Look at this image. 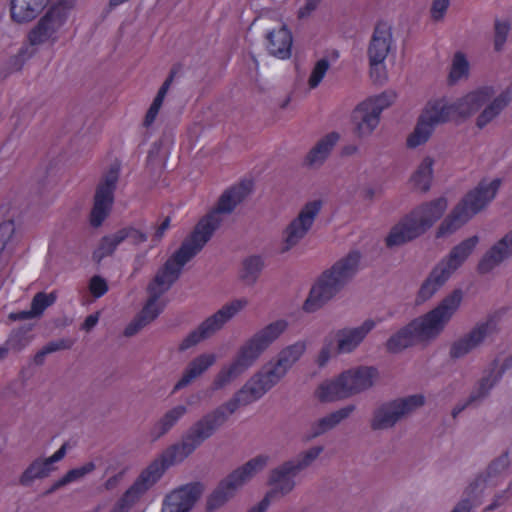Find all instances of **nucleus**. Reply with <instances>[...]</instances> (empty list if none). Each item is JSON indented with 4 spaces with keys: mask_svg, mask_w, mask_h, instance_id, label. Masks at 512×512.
<instances>
[{
    "mask_svg": "<svg viewBox=\"0 0 512 512\" xmlns=\"http://www.w3.org/2000/svg\"><path fill=\"white\" fill-rule=\"evenodd\" d=\"M512 257V230L494 243L479 260L476 270L480 275L490 273L494 268Z\"/></svg>",
    "mask_w": 512,
    "mask_h": 512,
    "instance_id": "25",
    "label": "nucleus"
},
{
    "mask_svg": "<svg viewBox=\"0 0 512 512\" xmlns=\"http://www.w3.org/2000/svg\"><path fill=\"white\" fill-rule=\"evenodd\" d=\"M119 238L121 242L129 239L132 244L139 245L147 241L148 236L145 232L140 231L132 226H127L118 230Z\"/></svg>",
    "mask_w": 512,
    "mask_h": 512,
    "instance_id": "48",
    "label": "nucleus"
},
{
    "mask_svg": "<svg viewBox=\"0 0 512 512\" xmlns=\"http://www.w3.org/2000/svg\"><path fill=\"white\" fill-rule=\"evenodd\" d=\"M268 461L267 455H257L221 479L207 496L205 511L214 512L222 508L246 482L267 466Z\"/></svg>",
    "mask_w": 512,
    "mask_h": 512,
    "instance_id": "12",
    "label": "nucleus"
},
{
    "mask_svg": "<svg viewBox=\"0 0 512 512\" xmlns=\"http://www.w3.org/2000/svg\"><path fill=\"white\" fill-rule=\"evenodd\" d=\"M361 255L351 251L324 270L312 285L303 310L313 313L333 299L353 279L359 268Z\"/></svg>",
    "mask_w": 512,
    "mask_h": 512,
    "instance_id": "5",
    "label": "nucleus"
},
{
    "mask_svg": "<svg viewBox=\"0 0 512 512\" xmlns=\"http://www.w3.org/2000/svg\"><path fill=\"white\" fill-rule=\"evenodd\" d=\"M500 185L501 179L499 178H495L489 183L485 180L480 181L444 218L436 231V238L450 235L465 225L495 198Z\"/></svg>",
    "mask_w": 512,
    "mask_h": 512,
    "instance_id": "9",
    "label": "nucleus"
},
{
    "mask_svg": "<svg viewBox=\"0 0 512 512\" xmlns=\"http://www.w3.org/2000/svg\"><path fill=\"white\" fill-rule=\"evenodd\" d=\"M25 61V51L22 49L18 54L9 58L6 63L3 77H6L10 73L20 71L23 68Z\"/></svg>",
    "mask_w": 512,
    "mask_h": 512,
    "instance_id": "51",
    "label": "nucleus"
},
{
    "mask_svg": "<svg viewBox=\"0 0 512 512\" xmlns=\"http://www.w3.org/2000/svg\"><path fill=\"white\" fill-rule=\"evenodd\" d=\"M510 22L507 20L495 19L494 21V50L500 52L507 41L510 31Z\"/></svg>",
    "mask_w": 512,
    "mask_h": 512,
    "instance_id": "44",
    "label": "nucleus"
},
{
    "mask_svg": "<svg viewBox=\"0 0 512 512\" xmlns=\"http://www.w3.org/2000/svg\"><path fill=\"white\" fill-rule=\"evenodd\" d=\"M265 268V260L263 256L253 254L242 259L238 271V279L248 287L256 284Z\"/></svg>",
    "mask_w": 512,
    "mask_h": 512,
    "instance_id": "34",
    "label": "nucleus"
},
{
    "mask_svg": "<svg viewBox=\"0 0 512 512\" xmlns=\"http://www.w3.org/2000/svg\"><path fill=\"white\" fill-rule=\"evenodd\" d=\"M240 392L236 391L231 399L205 413L181 435L180 441L168 446L155 460L163 465L166 471L169 467L182 463L191 456L205 441L210 439L228 421L240 406L249 402Z\"/></svg>",
    "mask_w": 512,
    "mask_h": 512,
    "instance_id": "1",
    "label": "nucleus"
},
{
    "mask_svg": "<svg viewBox=\"0 0 512 512\" xmlns=\"http://www.w3.org/2000/svg\"><path fill=\"white\" fill-rule=\"evenodd\" d=\"M339 138V133L334 131L321 138L306 155L305 165L314 166L316 164H322L330 154L332 148L335 146Z\"/></svg>",
    "mask_w": 512,
    "mask_h": 512,
    "instance_id": "37",
    "label": "nucleus"
},
{
    "mask_svg": "<svg viewBox=\"0 0 512 512\" xmlns=\"http://www.w3.org/2000/svg\"><path fill=\"white\" fill-rule=\"evenodd\" d=\"M306 342L298 341L283 348L275 360H270L256 371L238 390L249 404L261 399L275 387L306 351Z\"/></svg>",
    "mask_w": 512,
    "mask_h": 512,
    "instance_id": "6",
    "label": "nucleus"
},
{
    "mask_svg": "<svg viewBox=\"0 0 512 512\" xmlns=\"http://www.w3.org/2000/svg\"><path fill=\"white\" fill-rule=\"evenodd\" d=\"M204 490V484L199 481L187 483L172 490L165 496L161 512H190Z\"/></svg>",
    "mask_w": 512,
    "mask_h": 512,
    "instance_id": "21",
    "label": "nucleus"
},
{
    "mask_svg": "<svg viewBox=\"0 0 512 512\" xmlns=\"http://www.w3.org/2000/svg\"><path fill=\"white\" fill-rule=\"evenodd\" d=\"M425 404L421 394L409 395L382 402L374 408L369 426L372 431L392 429Z\"/></svg>",
    "mask_w": 512,
    "mask_h": 512,
    "instance_id": "14",
    "label": "nucleus"
},
{
    "mask_svg": "<svg viewBox=\"0 0 512 512\" xmlns=\"http://www.w3.org/2000/svg\"><path fill=\"white\" fill-rule=\"evenodd\" d=\"M488 394H489V392L486 389H484L483 387L479 386L476 383V385L470 392L467 399H468L469 403H471L473 405V404H476V403L480 402L481 400H483L485 397L488 396Z\"/></svg>",
    "mask_w": 512,
    "mask_h": 512,
    "instance_id": "57",
    "label": "nucleus"
},
{
    "mask_svg": "<svg viewBox=\"0 0 512 512\" xmlns=\"http://www.w3.org/2000/svg\"><path fill=\"white\" fill-rule=\"evenodd\" d=\"M378 378L379 371L374 366L351 368L334 380L319 385L317 397L323 403L347 399L371 389Z\"/></svg>",
    "mask_w": 512,
    "mask_h": 512,
    "instance_id": "10",
    "label": "nucleus"
},
{
    "mask_svg": "<svg viewBox=\"0 0 512 512\" xmlns=\"http://www.w3.org/2000/svg\"><path fill=\"white\" fill-rule=\"evenodd\" d=\"M509 97L507 92L501 93L499 96L493 99L485 109L478 115L476 119V126L479 129L484 128L490 123L500 112L507 106Z\"/></svg>",
    "mask_w": 512,
    "mask_h": 512,
    "instance_id": "40",
    "label": "nucleus"
},
{
    "mask_svg": "<svg viewBox=\"0 0 512 512\" xmlns=\"http://www.w3.org/2000/svg\"><path fill=\"white\" fill-rule=\"evenodd\" d=\"M494 95L492 87L478 88L453 103H448L444 98L434 100L438 109H442L447 122L466 120L476 113L482 106L488 103Z\"/></svg>",
    "mask_w": 512,
    "mask_h": 512,
    "instance_id": "18",
    "label": "nucleus"
},
{
    "mask_svg": "<svg viewBox=\"0 0 512 512\" xmlns=\"http://www.w3.org/2000/svg\"><path fill=\"white\" fill-rule=\"evenodd\" d=\"M478 243L479 237L477 235L463 240L454 246L448 256L441 260L438 265L451 276L472 254Z\"/></svg>",
    "mask_w": 512,
    "mask_h": 512,
    "instance_id": "30",
    "label": "nucleus"
},
{
    "mask_svg": "<svg viewBox=\"0 0 512 512\" xmlns=\"http://www.w3.org/2000/svg\"><path fill=\"white\" fill-rule=\"evenodd\" d=\"M98 320H99V312L88 315L86 317V319L84 320V322L82 323L81 329L89 332L96 326V324L98 323Z\"/></svg>",
    "mask_w": 512,
    "mask_h": 512,
    "instance_id": "62",
    "label": "nucleus"
},
{
    "mask_svg": "<svg viewBox=\"0 0 512 512\" xmlns=\"http://www.w3.org/2000/svg\"><path fill=\"white\" fill-rule=\"evenodd\" d=\"M444 114L442 109L439 111L434 101L428 102L418 118L413 132L407 138V147L416 148L426 143L432 135L434 127L447 122V117Z\"/></svg>",
    "mask_w": 512,
    "mask_h": 512,
    "instance_id": "22",
    "label": "nucleus"
},
{
    "mask_svg": "<svg viewBox=\"0 0 512 512\" xmlns=\"http://www.w3.org/2000/svg\"><path fill=\"white\" fill-rule=\"evenodd\" d=\"M73 7L74 0H57L53 3L29 31L27 36L29 44L38 46L46 42L55 43L58 40L57 33L65 24L68 13Z\"/></svg>",
    "mask_w": 512,
    "mask_h": 512,
    "instance_id": "15",
    "label": "nucleus"
},
{
    "mask_svg": "<svg viewBox=\"0 0 512 512\" xmlns=\"http://www.w3.org/2000/svg\"><path fill=\"white\" fill-rule=\"evenodd\" d=\"M353 133L360 139L370 136L380 122L377 112L365 104L360 103L352 112Z\"/></svg>",
    "mask_w": 512,
    "mask_h": 512,
    "instance_id": "31",
    "label": "nucleus"
},
{
    "mask_svg": "<svg viewBox=\"0 0 512 512\" xmlns=\"http://www.w3.org/2000/svg\"><path fill=\"white\" fill-rule=\"evenodd\" d=\"M89 290L95 298H100L108 291V284L103 277L95 275L90 279Z\"/></svg>",
    "mask_w": 512,
    "mask_h": 512,
    "instance_id": "53",
    "label": "nucleus"
},
{
    "mask_svg": "<svg viewBox=\"0 0 512 512\" xmlns=\"http://www.w3.org/2000/svg\"><path fill=\"white\" fill-rule=\"evenodd\" d=\"M187 413V407L177 405L166 411L153 425L150 436L153 441L159 440L166 435L177 422Z\"/></svg>",
    "mask_w": 512,
    "mask_h": 512,
    "instance_id": "36",
    "label": "nucleus"
},
{
    "mask_svg": "<svg viewBox=\"0 0 512 512\" xmlns=\"http://www.w3.org/2000/svg\"><path fill=\"white\" fill-rule=\"evenodd\" d=\"M56 300V296L54 293L47 294L45 292H38L35 294L31 301V311L34 316L40 317L42 316L44 310L51 306Z\"/></svg>",
    "mask_w": 512,
    "mask_h": 512,
    "instance_id": "43",
    "label": "nucleus"
},
{
    "mask_svg": "<svg viewBox=\"0 0 512 512\" xmlns=\"http://www.w3.org/2000/svg\"><path fill=\"white\" fill-rule=\"evenodd\" d=\"M392 45V27L386 21H378L368 45L370 75L374 77L379 65L384 62Z\"/></svg>",
    "mask_w": 512,
    "mask_h": 512,
    "instance_id": "23",
    "label": "nucleus"
},
{
    "mask_svg": "<svg viewBox=\"0 0 512 512\" xmlns=\"http://www.w3.org/2000/svg\"><path fill=\"white\" fill-rule=\"evenodd\" d=\"M497 332L498 324L494 316H489L485 321L478 322L468 333L451 343L449 348L450 359L455 361L465 357L479 347L488 336Z\"/></svg>",
    "mask_w": 512,
    "mask_h": 512,
    "instance_id": "20",
    "label": "nucleus"
},
{
    "mask_svg": "<svg viewBox=\"0 0 512 512\" xmlns=\"http://www.w3.org/2000/svg\"><path fill=\"white\" fill-rule=\"evenodd\" d=\"M449 278L450 276L437 264L421 284L417 293L416 303L421 304L429 300Z\"/></svg>",
    "mask_w": 512,
    "mask_h": 512,
    "instance_id": "35",
    "label": "nucleus"
},
{
    "mask_svg": "<svg viewBox=\"0 0 512 512\" xmlns=\"http://www.w3.org/2000/svg\"><path fill=\"white\" fill-rule=\"evenodd\" d=\"M265 38L266 48L271 56L282 60L291 57L293 37L286 24H282L278 29L268 30Z\"/></svg>",
    "mask_w": 512,
    "mask_h": 512,
    "instance_id": "29",
    "label": "nucleus"
},
{
    "mask_svg": "<svg viewBox=\"0 0 512 512\" xmlns=\"http://www.w3.org/2000/svg\"><path fill=\"white\" fill-rule=\"evenodd\" d=\"M448 202L445 197L423 202L404 215L385 238L388 248L399 247L424 235L442 218Z\"/></svg>",
    "mask_w": 512,
    "mask_h": 512,
    "instance_id": "7",
    "label": "nucleus"
},
{
    "mask_svg": "<svg viewBox=\"0 0 512 512\" xmlns=\"http://www.w3.org/2000/svg\"><path fill=\"white\" fill-rule=\"evenodd\" d=\"M509 465V452L505 451L488 465L487 474L490 477L496 476L506 470Z\"/></svg>",
    "mask_w": 512,
    "mask_h": 512,
    "instance_id": "49",
    "label": "nucleus"
},
{
    "mask_svg": "<svg viewBox=\"0 0 512 512\" xmlns=\"http://www.w3.org/2000/svg\"><path fill=\"white\" fill-rule=\"evenodd\" d=\"M148 294L149 297L143 308L124 329L123 335L125 337L136 335L161 314L163 308L158 304L160 297L153 293Z\"/></svg>",
    "mask_w": 512,
    "mask_h": 512,
    "instance_id": "28",
    "label": "nucleus"
},
{
    "mask_svg": "<svg viewBox=\"0 0 512 512\" xmlns=\"http://www.w3.org/2000/svg\"><path fill=\"white\" fill-rule=\"evenodd\" d=\"M50 0H11L10 16L13 22L24 24L34 20Z\"/></svg>",
    "mask_w": 512,
    "mask_h": 512,
    "instance_id": "32",
    "label": "nucleus"
},
{
    "mask_svg": "<svg viewBox=\"0 0 512 512\" xmlns=\"http://www.w3.org/2000/svg\"><path fill=\"white\" fill-rule=\"evenodd\" d=\"M472 504L469 499L459 501L451 512H471Z\"/></svg>",
    "mask_w": 512,
    "mask_h": 512,
    "instance_id": "64",
    "label": "nucleus"
},
{
    "mask_svg": "<svg viewBox=\"0 0 512 512\" xmlns=\"http://www.w3.org/2000/svg\"><path fill=\"white\" fill-rule=\"evenodd\" d=\"M321 0H306V3L298 11V18L303 19L308 17L313 11L317 9Z\"/></svg>",
    "mask_w": 512,
    "mask_h": 512,
    "instance_id": "60",
    "label": "nucleus"
},
{
    "mask_svg": "<svg viewBox=\"0 0 512 512\" xmlns=\"http://www.w3.org/2000/svg\"><path fill=\"white\" fill-rule=\"evenodd\" d=\"M329 67L330 63L327 58H322L316 62L308 79L310 88H316L320 84Z\"/></svg>",
    "mask_w": 512,
    "mask_h": 512,
    "instance_id": "47",
    "label": "nucleus"
},
{
    "mask_svg": "<svg viewBox=\"0 0 512 512\" xmlns=\"http://www.w3.org/2000/svg\"><path fill=\"white\" fill-rule=\"evenodd\" d=\"M165 472L163 465L154 459L142 470L134 483L119 500L131 509L139 501L140 497L161 479Z\"/></svg>",
    "mask_w": 512,
    "mask_h": 512,
    "instance_id": "24",
    "label": "nucleus"
},
{
    "mask_svg": "<svg viewBox=\"0 0 512 512\" xmlns=\"http://www.w3.org/2000/svg\"><path fill=\"white\" fill-rule=\"evenodd\" d=\"M169 141H170L169 136H167L164 133L163 136L152 145L151 149L148 152V156H147L148 164H153L156 161V159L159 157V155L161 153L162 147L165 145V143H168Z\"/></svg>",
    "mask_w": 512,
    "mask_h": 512,
    "instance_id": "56",
    "label": "nucleus"
},
{
    "mask_svg": "<svg viewBox=\"0 0 512 512\" xmlns=\"http://www.w3.org/2000/svg\"><path fill=\"white\" fill-rule=\"evenodd\" d=\"M68 447L69 444L65 442L52 456L44 458L53 471L56 469L53 464L65 457Z\"/></svg>",
    "mask_w": 512,
    "mask_h": 512,
    "instance_id": "59",
    "label": "nucleus"
},
{
    "mask_svg": "<svg viewBox=\"0 0 512 512\" xmlns=\"http://www.w3.org/2000/svg\"><path fill=\"white\" fill-rule=\"evenodd\" d=\"M53 470L47 464L44 458H35L19 476V485L30 487L35 480H42L50 476Z\"/></svg>",
    "mask_w": 512,
    "mask_h": 512,
    "instance_id": "38",
    "label": "nucleus"
},
{
    "mask_svg": "<svg viewBox=\"0 0 512 512\" xmlns=\"http://www.w3.org/2000/svg\"><path fill=\"white\" fill-rule=\"evenodd\" d=\"M33 327V324H25L12 330L6 341L8 348H11V350L15 352H19L25 348L33 338L31 334Z\"/></svg>",
    "mask_w": 512,
    "mask_h": 512,
    "instance_id": "41",
    "label": "nucleus"
},
{
    "mask_svg": "<svg viewBox=\"0 0 512 512\" xmlns=\"http://www.w3.org/2000/svg\"><path fill=\"white\" fill-rule=\"evenodd\" d=\"M247 303L248 301L246 299H236L222 306L221 309L205 319L181 341L178 346V351L184 352L201 341L210 338L217 331L222 329L230 319L247 305Z\"/></svg>",
    "mask_w": 512,
    "mask_h": 512,
    "instance_id": "16",
    "label": "nucleus"
},
{
    "mask_svg": "<svg viewBox=\"0 0 512 512\" xmlns=\"http://www.w3.org/2000/svg\"><path fill=\"white\" fill-rule=\"evenodd\" d=\"M215 362L216 355L212 353H203L195 357L187 365L182 377L175 384L173 391H178L188 386L195 378L201 376L212 365H214Z\"/></svg>",
    "mask_w": 512,
    "mask_h": 512,
    "instance_id": "33",
    "label": "nucleus"
},
{
    "mask_svg": "<svg viewBox=\"0 0 512 512\" xmlns=\"http://www.w3.org/2000/svg\"><path fill=\"white\" fill-rule=\"evenodd\" d=\"M450 0H433L432 6L430 9L431 18L433 21L438 22L441 21L445 13L449 7Z\"/></svg>",
    "mask_w": 512,
    "mask_h": 512,
    "instance_id": "54",
    "label": "nucleus"
},
{
    "mask_svg": "<svg viewBox=\"0 0 512 512\" xmlns=\"http://www.w3.org/2000/svg\"><path fill=\"white\" fill-rule=\"evenodd\" d=\"M376 322L366 319L359 327L343 328L336 332L338 353L354 351L374 329Z\"/></svg>",
    "mask_w": 512,
    "mask_h": 512,
    "instance_id": "26",
    "label": "nucleus"
},
{
    "mask_svg": "<svg viewBox=\"0 0 512 512\" xmlns=\"http://www.w3.org/2000/svg\"><path fill=\"white\" fill-rule=\"evenodd\" d=\"M252 191V182L241 181L238 185L225 190L219 197L216 206L200 218L190 235L205 246L221 226V214H231Z\"/></svg>",
    "mask_w": 512,
    "mask_h": 512,
    "instance_id": "11",
    "label": "nucleus"
},
{
    "mask_svg": "<svg viewBox=\"0 0 512 512\" xmlns=\"http://www.w3.org/2000/svg\"><path fill=\"white\" fill-rule=\"evenodd\" d=\"M240 392L236 391L231 399L205 413L181 435L180 441L168 446L155 460L163 465L166 471L169 467L182 463L191 456L205 441L210 439L228 421L240 406L249 402Z\"/></svg>",
    "mask_w": 512,
    "mask_h": 512,
    "instance_id": "2",
    "label": "nucleus"
},
{
    "mask_svg": "<svg viewBox=\"0 0 512 512\" xmlns=\"http://www.w3.org/2000/svg\"><path fill=\"white\" fill-rule=\"evenodd\" d=\"M203 248L204 246L191 235L186 237L180 247L157 270L154 278L147 286V293H153L161 297L170 290L173 284L180 278L184 265Z\"/></svg>",
    "mask_w": 512,
    "mask_h": 512,
    "instance_id": "13",
    "label": "nucleus"
},
{
    "mask_svg": "<svg viewBox=\"0 0 512 512\" xmlns=\"http://www.w3.org/2000/svg\"><path fill=\"white\" fill-rule=\"evenodd\" d=\"M433 164V158L430 156L425 157L410 178L414 188L423 193L430 190L433 179Z\"/></svg>",
    "mask_w": 512,
    "mask_h": 512,
    "instance_id": "39",
    "label": "nucleus"
},
{
    "mask_svg": "<svg viewBox=\"0 0 512 512\" xmlns=\"http://www.w3.org/2000/svg\"><path fill=\"white\" fill-rule=\"evenodd\" d=\"M492 365L493 368H491L489 371H486L485 374L477 381V384L486 389L488 392L493 388L498 379L501 377V373H498L494 376L495 368L497 367V361L494 360Z\"/></svg>",
    "mask_w": 512,
    "mask_h": 512,
    "instance_id": "52",
    "label": "nucleus"
},
{
    "mask_svg": "<svg viewBox=\"0 0 512 512\" xmlns=\"http://www.w3.org/2000/svg\"><path fill=\"white\" fill-rule=\"evenodd\" d=\"M118 231L114 234L103 236L98 244V247L92 253V259L99 264L103 258L112 256L117 246L121 244Z\"/></svg>",
    "mask_w": 512,
    "mask_h": 512,
    "instance_id": "42",
    "label": "nucleus"
},
{
    "mask_svg": "<svg viewBox=\"0 0 512 512\" xmlns=\"http://www.w3.org/2000/svg\"><path fill=\"white\" fill-rule=\"evenodd\" d=\"M95 469H96L95 463L93 461H89L81 467L73 468V469L67 471V473L64 475V478L67 481V483L69 484L73 481H77V480L83 478L87 474L93 472Z\"/></svg>",
    "mask_w": 512,
    "mask_h": 512,
    "instance_id": "50",
    "label": "nucleus"
},
{
    "mask_svg": "<svg viewBox=\"0 0 512 512\" xmlns=\"http://www.w3.org/2000/svg\"><path fill=\"white\" fill-rule=\"evenodd\" d=\"M355 409V405L350 404L311 423L309 429L303 436V441H312L313 439L318 438L326 432L334 429L343 420L347 419L355 411Z\"/></svg>",
    "mask_w": 512,
    "mask_h": 512,
    "instance_id": "27",
    "label": "nucleus"
},
{
    "mask_svg": "<svg viewBox=\"0 0 512 512\" xmlns=\"http://www.w3.org/2000/svg\"><path fill=\"white\" fill-rule=\"evenodd\" d=\"M508 500L507 491H503L497 495H495L491 504H489L486 508V512H491L502 506Z\"/></svg>",
    "mask_w": 512,
    "mask_h": 512,
    "instance_id": "61",
    "label": "nucleus"
},
{
    "mask_svg": "<svg viewBox=\"0 0 512 512\" xmlns=\"http://www.w3.org/2000/svg\"><path fill=\"white\" fill-rule=\"evenodd\" d=\"M286 327L287 322L279 320L270 323L255 333L240 346L233 361L228 366L222 367L216 374L211 384V390H221L242 375L254 364L268 346L285 331Z\"/></svg>",
    "mask_w": 512,
    "mask_h": 512,
    "instance_id": "4",
    "label": "nucleus"
},
{
    "mask_svg": "<svg viewBox=\"0 0 512 512\" xmlns=\"http://www.w3.org/2000/svg\"><path fill=\"white\" fill-rule=\"evenodd\" d=\"M469 72V63L462 52H457L454 55L451 71L449 74L450 81L456 82L461 77L466 76Z\"/></svg>",
    "mask_w": 512,
    "mask_h": 512,
    "instance_id": "45",
    "label": "nucleus"
},
{
    "mask_svg": "<svg viewBox=\"0 0 512 512\" xmlns=\"http://www.w3.org/2000/svg\"><path fill=\"white\" fill-rule=\"evenodd\" d=\"M74 344V340L69 338H61L55 341L48 342L45 346V350L48 354H52L57 351L70 349Z\"/></svg>",
    "mask_w": 512,
    "mask_h": 512,
    "instance_id": "55",
    "label": "nucleus"
},
{
    "mask_svg": "<svg viewBox=\"0 0 512 512\" xmlns=\"http://www.w3.org/2000/svg\"><path fill=\"white\" fill-rule=\"evenodd\" d=\"M396 95L394 93H382L376 96L373 100L364 101L363 103L367 104L372 111L377 112V115L380 117L382 111L389 107L395 100Z\"/></svg>",
    "mask_w": 512,
    "mask_h": 512,
    "instance_id": "46",
    "label": "nucleus"
},
{
    "mask_svg": "<svg viewBox=\"0 0 512 512\" xmlns=\"http://www.w3.org/2000/svg\"><path fill=\"white\" fill-rule=\"evenodd\" d=\"M324 451L323 446H313L300 452L269 471L267 485L271 487L258 505L247 512H265L272 500L290 494L296 487L295 477L309 468Z\"/></svg>",
    "mask_w": 512,
    "mask_h": 512,
    "instance_id": "8",
    "label": "nucleus"
},
{
    "mask_svg": "<svg viewBox=\"0 0 512 512\" xmlns=\"http://www.w3.org/2000/svg\"><path fill=\"white\" fill-rule=\"evenodd\" d=\"M322 200L307 202L284 230L283 242L279 248L280 254H285L295 247L311 229L315 218L321 211Z\"/></svg>",
    "mask_w": 512,
    "mask_h": 512,
    "instance_id": "19",
    "label": "nucleus"
},
{
    "mask_svg": "<svg viewBox=\"0 0 512 512\" xmlns=\"http://www.w3.org/2000/svg\"><path fill=\"white\" fill-rule=\"evenodd\" d=\"M119 172V164L111 165L96 186L93 206L89 215L90 225L94 228L100 227L112 210Z\"/></svg>",
    "mask_w": 512,
    "mask_h": 512,
    "instance_id": "17",
    "label": "nucleus"
},
{
    "mask_svg": "<svg viewBox=\"0 0 512 512\" xmlns=\"http://www.w3.org/2000/svg\"><path fill=\"white\" fill-rule=\"evenodd\" d=\"M159 110L160 109L155 108V107L150 105V107H149V109L146 112V115L144 117V121H143V126L144 127L148 128L154 122V120L156 119V117L158 115Z\"/></svg>",
    "mask_w": 512,
    "mask_h": 512,
    "instance_id": "63",
    "label": "nucleus"
},
{
    "mask_svg": "<svg viewBox=\"0 0 512 512\" xmlns=\"http://www.w3.org/2000/svg\"><path fill=\"white\" fill-rule=\"evenodd\" d=\"M462 300V289H454L432 310L392 334L385 343L386 351L398 354L418 343H430L437 339L459 309Z\"/></svg>",
    "mask_w": 512,
    "mask_h": 512,
    "instance_id": "3",
    "label": "nucleus"
},
{
    "mask_svg": "<svg viewBox=\"0 0 512 512\" xmlns=\"http://www.w3.org/2000/svg\"><path fill=\"white\" fill-rule=\"evenodd\" d=\"M170 222H171L170 216H166L164 218V220L162 221V223L156 227L155 232L152 235V242L154 244H157L162 240L164 233L170 226Z\"/></svg>",
    "mask_w": 512,
    "mask_h": 512,
    "instance_id": "58",
    "label": "nucleus"
}]
</instances>
